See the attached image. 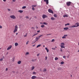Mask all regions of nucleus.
I'll return each mask as SVG.
<instances>
[{"mask_svg": "<svg viewBox=\"0 0 79 79\" xmlns=\"http://www.w3.org/2000/svg\"><path fill=\"white\" fill-rule=\"evenodd\" d=\"M52 42H55V40H54V39H52Z\"/></svg>", "mask_w": 79, "mask_h": 79, "instance_id": "30", "label": "nucleus"}, {"mask_svg": "<svg viewBox=\"0 0 79 79\" xmlns=\"http://www.w3.org/2000/svg\"><path fill=\"white\" fill-rule=\"evenodd\" d=\"M64 18L65 17H68V16L67 15H64L63 16Z\"/></svg>", "mask_w": 79, "mask_h": 79, "instance_id": "22", "label": "nucleus"}, {"mask_svg": "<svg viewBox=\"0 0 79 79\" xmlns=\"http://www.w3.org/2000/svg\"><path fill=\"white\" fill-rule=\"evenodd\" d=\"M40 24H44V23H42V22H40Z\"/></svg>", "mask_w": 79, "mask_h": 79, "instance_id": "41", "label": "nucleus"}, {"mask_svg": "<svg viewBox=\"0 0 79 79\" xmlns=\"http://www.w3.org/2000/svg\"><path fill=\"white\" fill-rule=\"evenodd\" d=\"M55 48H57V47H56V46Z\"/></svg>", "mask_w": 79, "mask_h": 79, "instance_id": "60", "label": "nucleus"}, {"mask_svg": "<svg viewBox=\"0 0 79 79\" xmlns=\"http://www.w3.org/2000/svg\"><path fill=\"white\" fill-rule=\"evenodd\" d=\"M11 48H12V46L10 45L7 48V50H10Z\"/></svg>", "mask_w": 79, "mask_h": 79, "instance_id": "8", "label": "nucleus"}, {"mask_svg": "<svg viewBox=\"0 0 79 79\" xmlns=\"http://www.w3.org/2000/svg\"><path fill=\"white\" fill-rule=\"evenodd\" d=\"M69 29V28L68 27H66L64 28V29L65 31H67V30H68V29Z\"/></svg>", "mask_w": 79, "mask_h": 79, "instance_id": "13", "label": "nucleus"}, {"mask_svg": "<svg viewBox=\"0 0 79 79\" xmlns=\"http://www.w3.org/2000/svg\"><path fill=\"white\" fill-rule=\"evenodd\" d=\"M67 36H68V35H64V36H63L62 37V39H66V37H67Z\"/></svg>", "mask_w": 79, "mask_h": 79, "instance_id": "9", "label": "nucleus"}, {"mask_svg": "<svg viewBox=\"0 0 79 79\" xmlns=\"http://www.w3.org/2000/svg\"><path fill=\"white\" fill-rule=\"evenodd\" d=\"M36 74V73L35 72H33L32 73V74Z\"/></svg>", "mask_w": 79, "mask_h": 79, "instance_id": "29", "label": "nucleus"}, {"mask_svg": "<svg viewBox=\"0 0 79 79\" xmlns=\"http://www.w3.org/2000/svg\"><path fill=\"white\" fill-rule=\"evenodd\" d=\"M6 71H8V68H6Z\"/></svg>", "mask_w": 79, "mask_h": 79, "instance_id": "47", "label": "nucleus"}, {"mask_svg": "<svg viewBox=\"0 0 79 79\" xmlns=\"http://www.w3.org/2000/svg\"><path fill=\"white\" fill-rule=\"evenodd\" d=\"M3 1L4 2H6V0H3Z\"/></svg>", "mask_w": 79, "mask_h": 79, "instance_id": "48", "label": "nucleus"}, {"mask_svg": "<svg viewBox=\"0 0 79 79\" xmlns=\"http://www.w3.org/2000/svg\"><path fill=\"white\" fill-rule=\"evenodd\" d=\"M10 17L12 19H15L16 18V17L13 15H10Z\"/></svg>", "mask_w": 79, "mask_h": 79, "instance_id": "4", "label": "nucleus"}, {"mask_svg": "<svg viewBox=\"0 0 79 79\" xmlns=\"http://www.w3.org/2000/svg\"><path fill=\"white\" fill-rule=\"evenodd\" d=\"M37 34H38V33H37L33 35L32 36V37H34V36H35V35H37Z\"/></svg>", "mask_w": 79, "mask_h": 79, "instance_id": "23", "label": "nucleus"}, {"mask_svg": "<svg viewBox=\"0 0 79 79\" xmlns=\"http://www.w3.org/2000/svg\"><path fill=\"white\" fill-rule=\"evenodd\" d=\"M21 63V61H20V63Z\"/></svg>", "mask_w": 79, "mask_h": 79, "instance_id": "64", "label": "nucleus"}, {"mask_svg": "<svg viewBox=\"0 0 79 79\" xmlns=\"http://www.w3.org/2000/svg\"><path fill=\"white\" fill-rule=\"evenodd\" d=\"M79 26V23H75V25L70 27V28H73L74 27H77Z\"/></svg>", "mask_w": 79, "mask_h": 79, "instance_id": "1", "label": "nucleus"}, {"mask_svg": "<svg viewBox=\"0 0 79 79\" xmlns=\"http://www.w3.org/2000/svg\"><path fill=\"white\" fill-rule=\"evenodd\" d=\"M37 77L35 76H33L31 77V79H35Z\"/></svg>", "mask_w": 79, "mask_h": 79, "instance_id": "11", "label": "nucleus"}, {"mask_svg": "<svg viewBox=\"0 0 79 79\" xmlns=\"http://www.w3.org/2000/svg\"><path fill=\"white\" fill-rule=\"evenodd\" d=\"M2 60H3V59L2 58H1L0 60V61H2Z\"/></svg>", "mask_w": 79, "mask_h": 79, "instance_id": "45", "label": "nucleus"}, {"mask_svg": "<svg viewBox=\"0 0 79 79\" xmlns=\"http://www.w3.org/2000/svg\"><path fill=\"white\" fill-rule=\"evenodd\" d=\"M60 51L61 52H63V50H62V48H60Z\"/></svg>", "mask_w": 79, "mask_h": 79, "instance_id": "42", "label": "nucleus"}, {"mask_svg": "<svg viewBox=\"0 0 79 79\" xmlns=\"http://www.w3.org/2000/svg\"><path fill=\"white\" fill-rule=\"evenodd\" d=\"M37 60L36 59H32V61H36Z\"/></svg>", "mask_w": 79, "mask_h": 79, "instance_id": "27", "label": "nucleus"}, {"mask_svg": "<svg viewBox=\"0 0 79 79\" xmlns=\"http://www.w3.org/2000/svg\"><path fill=\"white\" fill-rule=\"evenodd\" d=\"M26 18H27V19H28V18H29V17H28V16H26Z\"/></svg>", "mask_w": 79, "mask_h": 79, "instance_id": "49", "label": "nucleus"}, {"mask_svg": "<svg viewBox=\"0 0 79 79\" xmlns=\"http://www.w3.org/2000/svg\"><path fill=\"white\" fill-rule=\"evenodd\" d=\"M45 47V45H43V47Z\"/></svg>", "mask_w": 79, "mask_h": 79, "instance_id": "59", "label": "nucleus"}, {"mask_svg": "<svg viewBox=\"0 0 79 79\" xmlns=\"http://www.w3.org/2000/svg\"><path fill=\"white\" fill-rule=\"evenodd\" d=\"M71 77H72V75H71Z\"/></svg>", "mask_w": 79, "mask_h": 79, "instance_id": "63", "label": "nucleus"}, {"mask_svg": "<svg viewBox=\"0 0 79 79\" xmlns=\"http://www.w3.org/2000/svg\"><path fill=\"white\" fill-rule=\"evenodd\" d=\"M42 35H40V36H39L38 37H39V38L40 39V37L41 36H42Z\"/></svg>", "mask_w": 79, "mask_h": 79, "instance_id": "38", "label": "nucleus"}, {"mask_svg": "<svg viewBox=\"0 0 79 79\" xmlns=\"http://www.w3.org/2000/svg\"><path fill=\"white\" fill-rule=\"evenodd\" d=\"M40 31L39 30L37 31V32H40Z\"/></svg>", "mask_w": 79, "mask_h": 79, "instance_id": "44", "label": "nucleus"}, {"mask_svg": "<svg viewBox=\"0 0 79 79\" xmlns=\"http://www.w3.org/2000/svg\"><path fill=\"white\" fill-rule=\"evenodd\" d=\"M41 46V44H39L37 45V46L36 47L37 48H38V47H40Z\"/></svg>", "mask_w": 79, "mask_h": 79, "instance_id": "24", "label": "nucleus"}, {"mask_svg": "<svg viewBox=\"0 0 79 79\" xmlns=\"http://www.w3.org/2000/svg\"><path fill=\"white\" fill-rule=\"evenodd\" d=\"M0 28L1 29H2V26H0Z\"/></svg>", "mask_w": 79, "mask_h": 79, "instance_id": "50", "label": "nucleus"}, {"mask_svg": "<svg viewBox=\"0 0 79 79\" xmlns=\"http://www.w3.org/2000/svg\"><path fill=\"white\" fill-rule=\"evenodd\" d=\"M15 46H18V43H15Z\"/></svg>", "mask_w": 79, "mask_h": 79, "instance_id": "17", "label": "nucleus"}, {"mask_svg": "<svg viewBox=\"0 0 79 79\" xmlns=\"http://www.w3.org/2000/svg\"><path fill=\"white\" fill-rule=\"evenodd\" d=\"M29 42V41H27V43H26V44H28Z\"/></svg>", "mask_w": 79, "mask_h": 79, "instance_id": "37", "label": "nucleus"}, {"mask_svg": "<svg viewBox=\"0 0 79 79\" xmlns=\"http://www.w3.org/2000/svg\"><path fill=\"white\" fill-rule=\"evenodd\" d=\"M19 12H20V10H19Z\"/></svg>", "mask_w": 79, "mask_h": 79, "instance_id": "62", "label": "nucleus"}, {"mask_svg": "<svg viewBox=\"0 0 79 79\" xmlns=\"http://www.w3.org/2000/svg\"><path fill=\"white\" fill-rule=\"evenodd\" d=\"M64 62H61V63H60V64H64Z\"/></svg>", "mask_w": 79, "mask_h": 79, "instance_id": "32", "label": "nucleus"}, {"mask_svg": "<svg viewBox=\"0 0 79 79\" xmlns=\"http://www.w3.org/2000/svg\"><path fill=\"white\" fill-rule=\"evenodd\" d=\"M13 2H15L16 1V0H13Z\"/></svg>", "mask_w": 79, "mask_h": 79, "instance_id": "54", "label": "nucleus"}, {"mask_svg": "<svg viewBox=\"0 0 79 79\" xmlns=\"http://www.w3.org/2000/svg\"><path fill=\"white\" fill-rule=\"evenodd\" d=\"M59 70H60V69H61V68H59V69H58Z\"/></svg>", "mask_w": 79, "mask_h": 79, "instance_id": "58", "label": "nucleus"}, {"mask_svg": "<svg viewBox=\"0 0 79 79\" xmlns=\"http://www.w3.org/2000/svg\"><path fill=\"white\" fill-rule=\"evenodd\" d=\"M32 10H35V9L34 7L32 8Z\"/></svg>", "mask_w": 79, "mask_h": 79, "instance_id": "39", "label": "nucleus"}, {"mask_svg": "<svg viewBox=\"0 0 79 79\" xmlns=\"http://www.w3.org/2000/svg\"><path fill=\"white\" fill-rule=\"evenodd\" d=\"M67 25H69V23H67Z\"/></svg>", "mask_w": 79, "mask_h": 79, "instance_id": "57", "label": "nucleus"}, {"mask_svg": "<svg viewBox=\"0 0 79 79\" xmlns=\"http://www.w3.org/2000/svg\"><path fill=\"white\" fill-rule=\"evenodd\" d=\"M23 11L20 10V13H23Z\"/></svg>", "mask_w": 79, "mask_h": 79, "instance_id": "40", "label": "nucleus"}, {"mask_svg": "<svg viewBox=\"0 0 79 79\" xmlns=\"http://www.w3.org/2000/svg\"><path fill=\"white\" fill-rule=\"evenodd\" d=\"M51 35V34H47V35Z\"/></svg>", "mask_w": 79, "mask_h": 79, "instance_id": "52", "label": "nucleus"}, {"mask_svg": "<svg viewBox=\"0 0 79 79\" xmlns=\"http://www.w3.org/2000/svg\"><path fill=\"white\" fill-rule=\"evenodd\" d=\"M27 35H24V37H27Z\"/></svg>", "mask_w": 79, "mask_h": 79, "instance_id": "51", "label": "nucleus"}, {"mask_svg": "<svg viewBox=\"0 0 79 79\" xmlns=\"http://www.w3.org/2000/svg\"><path fill=\"white\" fill-rule=\"evenodd\" d=\"M39 39H40V38L39 37H37L35 39V41L36 42L37 41H38V40H39Z\"/></svg>", "mask_w": 79, "mask_h": 79, "instance_id": "12", "label": "nucleus"}, {"mask_svg": "<svg viewBox=\"0 0 79 79\" xmlns=\"http://www.w3.org/2000/svg\"><path fill=\"white\" fill-rule=\"evenodd\" d=\"M48 11L49 13H52V14H53V12L52 10L51 9H49L48 10Z\"/></svg>", "mask_w": 79, "mask_h": 79, "instance_id": "6", "label": "nucleus"}, {"mask_svg": "<svg viewBox=\"0 0 79 79\" xmlns=\"http://www.w3.org/2000/svg\"><path fill=\"white\" fill-rule=\"evenodd\" d=\"M35 68V67L34 66L32 67L31 69V71H32V70H34Z\"/></svg>", "mask_w": 79, "mask_h": 79, "instance_id": "15", "label": "nucleus"}, {"mask_svg": "<svg viewBox=\"0 0 79 79\" xmlns=\"http://www.w3.org/2000/svg\"><path fill=\"white\" fill-rule=\"evenodd\" d=\"M52 50H56V49L55 48H52Z\"/></svg>", "mask_w": 79, "mask_h": 79, "instance_id": "35", "label": "nucleus"}, {"mask_svg": "<svg viewBox=\"0 0 79 79\" xmlns=\"http://www.w3.org/2000/svg\"><path fill=\"white\" fill-rule=\"evenodd\" d=\"M16 35H18V33H17L16 34Z\"/></svg>", "mask_w": 79, "mask_h": 79, "instance_id": "61", "label": "nucleus"}, {"mask_svg": "<svg viewBox=\"0 0 79 79\" xmlns=\"http://www.w3.org/2000/svg\"><path fill=\"white\" fill-rule=\"evenodd\" d=\"M29 54V52H27L26 54L25 55H28Z\"/></svg>", "mask_w": 79, "mask_h": 79, "instance_id": "31", "label": "nucleus"}, {"mask_svg": "<svg viewBox=\"0 0 79 79\" xmlns=\"http://www.w3.org/2000/svg\"><path fill=\"white\" fill-rule=\"evenodd\" d=\"M61 48H64L65 47H64V43H61V46H60Z\"/></svg>", "mask_w": 79, "mask_h": 79, "instance_id": "3", "label": "nucleus"}, {"mask_svg": "<svg viewBox=\"0 0 79 79\" xmlns=\"http://www.w3.org/2000/svg\"><path fill=\"white\" fill-rule=\"evenodd\" d=\"M55 60L56 61V60H58V58L57 57H56L55 58Z\"/></svg>", "mask_w": 79, "mask_h": 79, "instance_id": "19", "label": "nucleus"}, {"mask_svg": "<svg viewBox=\"0 0 79 79\" xmlns=\"http://www.w3.org/2000/svg\"><path fill=\"white\" fill-rule=\"evenodd\" d=\"M18 64H20V61H18Z\"/></svg>", "mask_w": 79, "mask_h": 79, "instance_id": "36", "label": "nucleus"}, {"mask_svg": "<svg viewBox=\"0 0 79 79\" xmlns=\"http://www.w3.org/2000/svg\"><path fill=\"white\" fill-rule=\"evenodd\" d=\"M41 27H45V25H42L41 26Z\"/></svg>", "mask_w": 79, "mask_h": 79, "instance_id": "26", "label": "nucleus"}, {"mask_svg": "<svg viewBox=\"0 0 79 79\" xmlns=\"http://www.w3.org/2000/svg\"><path fill=\"white\" fill-rule=\"evenodd\" d=\"M47 58H48V57L47 56L45 57V60H47Z\"/></svg>", "mask_w": 79, "mask_h": 79, "instance_id": "28", "label": "nucleus"}, {"mask_svg": "<svg viewBox=\"0 0 79 79\" xmlns=\"http://www.w3.org/2000/svg\"><path fill=\"white\" fill-rule=\"evenodd\" d=\"M43 24H44V25H48V23L46 22H44Z\"/></svg>", "mask_w": 79, "mask_h": 79, "instance_id": "16", "label": "nucleus"}, {"mask_svg": "<svg viewBox=\"0 0 79 79\" xmlns=\"http://www.w3.org/2000/svg\"><path fill=\"white\" fill-rule=\"evenodd\" d=\"M65 26H68V24H65Z\"/></svg>", "mask_w": 79, "mask_h": 79, "instance_id": "55", "label": "nucleus"}, {"mask_svg": "<svg viewBox=\"0 0 79 79\" xmlns=\"http://www.w3.org/2000/svg\"><path fill=\"white\" fill-rule=\"evenodd\" d=\"M51 19L53 21V20H55V18L54 17H51Z\"/></svg>", "mask_w": 79, "mask_h": 79, "instance_id": "14", "label": "nucleus"}, {"mask_svg": "<svg viewBox=\"0 0 79 79\" xmlns=\"http://www.w3.org/2000/svg\"><path fill=\"white\" fill-rule=\"evenodd\" d=\"M31 29H34V27H31Z\"/></svg>", "mask_w": 79, "mask_h": 79, "instance_id": "53", "label": "nucleus"}, {"mask_svg": "<svg viewBox=\"0 0 79 79\" xmlns=\"http://www.w3.org/2000/svg\"><path fill=\"white\" fill-rule=\"evenodd\" d=\"M7 10L9 11H11V10L10 9H7Z\"/></svg>", "mask_w": 79, "mask_h": 79, "instance_id": "34", "label": "nucleus"}, {"mask_svg": "<svg viewBox=\"0 0 79 79\" xmlns=\"http://www.w3.org/2000/svg\"><path fill=\"white\" fill-rule=\"evenodd\" d=\"M47 71V69H44V71H43L44 72H45V71Z\"/></svg>", "mask_w": 79, "mask_h": 79, "instance_id": "33", "label": "nucleus"}, {"mask_svg": "<svg viewBox=\"0 0 79 79\" xmlns=\"http://www.w3.org/2000/svg\"><path fill=\"white\" fill-rule=\"evenodd\" d=\"M44 2H46L47 5L48 3V0H44Z\"/></svg>", "mask_w": 79, "mask_h": 79, "instance_id": "10", "label": "nucleus"}, {"mask_svg": "<svg viewBox=\"0 0 79 79\" xmlns=\"http://www.w3.org/2000/svg\"><path fill=\"white\" fill-rule=\"evenodd\" d=\"M18 26L16 25L15 27V29L13 31L14 33H15L16 32H17V31H18Z\"/></svg>", "mask_w": 79, "mask_h": 79, "instance_id": "2", "label": "nucleus"}, {"mask_svg": "<svg viewBox=\"0 0 79 79\" xmlns=\"http://www.w3.org/2000/svg\"><path fill=\"white\" fill-rule=\"evenodd\" d=\"M54 17L55 18L57 17V15L56 14H54Z\"/></svg>", "mask_w": 79, "mask_h": 79, "instance_id": "20", "label": "nucleus"}, {"mask_svg": "<svg viewBox=\"0 0 79 79\" xmlns=\"http://www.w3.org/2000/svg\"><path fill=\"white\" fill-rule=\"evenodd\" d=\"M45 50H46L47 52H48L49 51L48 49V48H45Z\"/></svg>", "mask_w": 79, "mask_h": 79, "instance_id": "18", "label": "nucleus"}, {"mask_svg": "<svg viewBox=\"0 0 79 79\" xmlns=\"http://www.w3.org/2000/svg\"><path fill=\"white\" fill-rule=\"evenodd\" d=\"M37 6V5H33L32 6V7L34 8V7H36V6Z\"/></svg>", "mask_w": 79, "mask_h": 79, "instance_id": "21", "label": "nucleus"}, {"mask_svg": "<svg viewBox=\"0 0 79 79\" xmlns=\"http://www.w3.org/2000/svg\"><path fill=\"white\" fill-rule=\"evenodd\" d=\"M37 56H39V54H38L37 55Z\"/></svg>", "mask_w": 79, "mask_h": 79, "instance_id": "46", "label": "nucleus"}, {"mask_svg": "<svg viewBox=\"0 0 79 79\" xmlns=\"http://www.w3.org/2000/svg\"><path fill=\"white\" fill-rule=\"evenodd\" d=\"M63 58H66V56H63Z\"/></svg>", "mask_w": 79, "mask_h": 79, "instance_id": "43", "label": "nucleus"}, {"mask_svg": "<svg viewBox=\"0 0 79 79\" xmlns=\"http://www.w3.org/2000/svg\"><path fill=\"white\" fill-rule=\"evenodd\" d=\"M71 2H67V5L68 6H69L71 5Z\"/></svg>", "mask_w": 79, "mask_h": 79, "instance_id": "5", "label": "nucleus"}, {"mask_svg": "<svg viewBox=\"0 0 79 79\" xmlns=\"http://www.w3.org/2000/svg\"><path fill=\"white\" fill-rule=\"evenodd\" d=\"M26 8V6H23L22 7V9H25V8Z\"/></svg>", "mask_w": 79, "mask_h": 79, "instance_id": "25", "label": "nucleus"}, {"mask_svg": "<svg viewBox=\"0 0 79 79\" xmlns=\"http://www.w3.org/2000/svg\"><path fill=\"white\" fill-rule=\"evenodd\" d=\"M65 26H68V24H65Z\"/></svg>", "mask_w": 79, "mask_h": 79, "instance_id": "56", "label": "nucleus"}, {"mask_svg": "<svg viewBox=\"0 0 79 79\" xmlns=\"http://www.w3.org/2000/svg\"><path fill=\"white\" fill-rule=\"evenodd\" d=\"M42 18L43 19H45L46 18H48V17L46 15H42Z\"/></svg>", "mask_w": 79, "mask_h": 79, "instance_id": "7", "label": "nucleus"}]
</instances>
